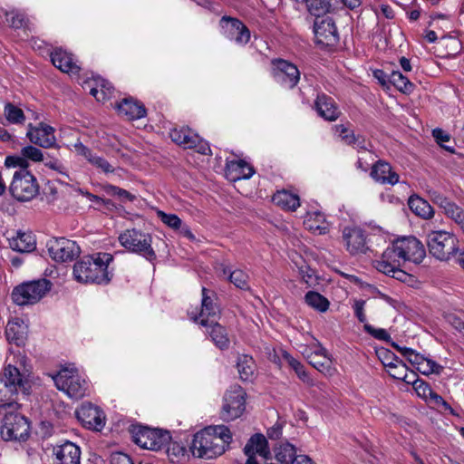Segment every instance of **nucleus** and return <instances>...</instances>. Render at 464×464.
Returning a JSON list of instances; mask_svg holds the SVG:
<instances>
[{"mask_svg":"<svg viewBox=\"0 0 464 464\" xmlns=\"http://www.w3.org/2000/svg\"><path fill=\"white\" fill-rule=\"evenodd\" d=\"M112 262L113 256L110 253L84 256L74 264L73 277L80 283L107 285L113 276V269L110 267Z\"/></svg>","mask_w":464,"mask_h":464,"instance_id":"nucleus-1","label":"nucleus"},{"mask_svg":"<svg viewBox=\"0 0 464 464\" xmlns=\"http://www.w3.org/2000/svg\"><path fill=\"white\" fill-rule=\"evenodd\" d=\"M232 441L228 427L217 425L207 427L194 435L191 451L198 458L214 459L222 455Z\"/></svg>","mask_w":464,"mask_h":464,"instance_id":"nucleus-2","label":"nucleus"},{"mask_svg":"<svg viewBox=\"0 0 464 464\" xmlns=\"http://www.w3.org/2000/svg\"><path fill=\"white\" fill-rule=\"evenodd\" d=\"M18 407L16 399L2 400V439L5 440H25L29 436L28 420L16 411Z\"/></svg>","mask_w":464,"mask_h":464,"instance_id":"nucleus-3","label":"nucleus"},{"mask_svg":"<svg viewBox=\"0 0 464 464\" xmlns=\"http://www.w3.org/2000/svg\"><path fill=\"white\" fill-rule=\"evenodd\" d=\"M56 388L72 399H82L88 394L89 383L74 367H63L50 375Z\"/></svg>","mask_w":464,"mask_h":464,"instance_id":"nucleus-4","label":"nucleus"},{"mask_svg":"<svg viewBox=\"0 0 464 464\" xmlns=\"http://www.w3.org/2000/svg\"><path fill=\"white\" fill-rule=\"evenodd\" d=\"M119 242L129 252L138 254L149 261L156 259L157 256L152 247V237L149 233L131 228L120 234Z\"/></svg>","mask_w":464,"mask_h":464,"instance_id":"nucleus-5","label":"nucleus"},{"mask_svg":"<svg viewBox=\"0 0 464 464\" xmlns=\"http://www.w3.org/2000/svg\"><path fill=\"white\" fill-rule=\"evenodd\" d=\"M404 264L405 261L394 241L382 252L380 258L373 262L374 267L379 272L400 282H407L411 278V276L401 269Z\"/></svg>","mask_w":464,"mask_h":464,"instance_id":"nucleus-6","label":"nucleus"},{"mask_svg":"<svg viewBox=\"0 0 464 464\" xmlns=\"http://www.w3.org/2000/svg\"><path fill=\"white\" fill-rule=\"evenodd\" d=\"M430 253L439 260H449L459 251V240L456 236L445 230H433L427 235Z\"/></svg>","mask_w":464,"mask_h":464,"instance_id":"nucleus-7","label":"nucleus"},{"mask_svg":"<svg viewBox=\"0 0 464 464\" xmlns=\"http://www.w3.org/2000/svg\"><path fill=\"white\" fill-rule=\"evenodd\" d=\"M51 289V282L39 279L25 282L14 287L12 299L18 305L33 304L40 301Z\"/></svg>","mask_w":464,"mask_h":464,"instance_id":"nucleus-8","label":"nucleus"},{"mask_svg":"<svg viewBox=\"0 0 464 464\" xmlns=\"http://www.w3.org/2000/svg\"><path fill=\"white\" fill-rule=\"evenodd\" d=\"M39 191L35 177L26 169L15 171L10 185L12 196L19 201L33 199Z\"/></svg>","mask_w":464,"mask_h":464,"instance_id":"nucleus-9","label":"nucleus"},{"mask_svg":"<svg viewBox=\"0 0 464 464\" xmlns=\"http://www.w3.org/2000/svg\"><path fill=\"white\" fill-rule=\"evenodd\" d=\"M134 442L140 447L150 450H160L169 444L171 436L168 430L136 427L132 430Z\"/></svg>","mask_w":464,"mask_h":464,"instance_id":"nucleus-10","label":"nucleus"},{"mask_svg":"<svg viewBox=\"0 0 464 464\" xmlns=\"http://www.w3.org/2000/svg\"><path fill=\"white\" fill-rule=\"evenodd\" d=\"M246 392L238 385L231 386L225 393L221 418L231 421L239 418L246 410Z\"/></svg>","mask_w":464,"mask_h":464,"instance_id":"nucleus-11","label":"nucleus"},{"mask_svg":"<svg viewBox=\"0 0 464 464\" xmlns=\"http://www.w3.org/2000/svg\"><path fill=\"white\" fill-rule=\"evenodd\" d=\"M46 248L50 257L55 262H71L81 254V248L73 240L65 237H53L47 241Z\"/></svg>","mask_w":464,"mask_h":464,"instance_id":"nucleus-12","label":"nucleus"},{"mask_svg":"<svg viewBox=\"0 0 464 464\" xmlns=\"http://www.w3.org/2000/svg\"><path fill=\"white\" fill-rule=\"evenodd\" d=\"M222 34L238 45H245L250 40V31L238 19L223 16L219 21Z\"/></svg>","mask_w":464,"mask_h":464,"instance_id":"nucleus-13","label":"nucleus"},{"mask_svg":"<svg viewBox=\"0 0 464 464\" xmlns=\"http://www.w3.org/2000/svg\"><path fill=\"white\" fill-rule=\"evenodd\" d=\"M343 240L352 256L366 254L370 247L365 232L358 227H346L343 230Z\"/></svg>","mask_w":464,"mask_h":464,"instance_id":"nucleus-14","label":"nucleus"},{"mask_svg":"<svg viewBox=\"0 0 464 464\" xmlns=\"http://www.w3.org/2000/svg\"><path fill=\"white\" fill-rule=\"evenodd\" d=\"M397 249L407 261L420 264L426 256L423 244L414 237H404L394 240Z\"/></svg>","mask_w":464,"mask_h":464,"instance_id":"nucleus-15","label":"nucleus"},{"mask_svg":"<svg viewBox=\"0 0 464 464\" xmlns=\"http://www.w3.org/2000/svg\"><path fill=\"white\" fill-rule=\"evenodd\" d=\"M5 391L2 390V393L9 398L6 401H10L11 399H16V395L19 392L26 391V380L24 378L22 373L20 372L17 365H13L12 362H8L6 367L5 368Z\"/></svg>","mask_w":464,"mask_h":464,"instance_id":"nucleus-16","label":"nucleus"},{"mask_svg":"<svg viewBox=\"0 0 464 464\" xmlns=\"http://www.w3.org/2000/svg\"><path fill=\"white\" fill-rule=\"evenodd\" d=\"M314 34L316 43L324 45H334L339 40L336 26L331 17H316L314 24Z\"/></svg>","mask_w":464,"mask_h":464,"instance_id":"nucleus-17","label":"nucleus"},{"mask_svg":"<svg viewBox=\"0 0 464 464\" xmlns=\"http://www.w3.org/2000/svg\"><path fill=\"white\" fill-rule=\"evenodd\" d=\"M26 136L32 143L42 148H59L56 144L54 128L46 123L40 122L37 126L29 124Z\"/></svg>","mask_w":464,"mask_h":464,"instance_id":"nucleus-18","label":"nucleus"},{"mask_svg":"<svg viewBox=\"0 0 464 464\" xmlns=\"http://www.w3.org/2000/svg\"><path fill=\"white\" fill-rule=\"evenodd\" d=\"M75 415L81 423L87 429L101 430L104 426L103 412L90 402H84L76 410Z\"/></svg>","mask_w":464,"mask_h":464,"instance_id":"nucleus-19","label":"nucleus"},{"mask_svg":"<svg viewBox=\"0 0 464 464\" xmlns=\"http://www.w3.org/2000/svg\"><path fill=\"white\" fill-rule=\"evenodd\" d=\"M274 77L283 87L292 89L299 82L300 72L295 64L279 60L276 63Z\"/></svg>","mask_w":464,"mask_h":464,"instance_id":"nucleus-20","label":"nucleus"},{"mask_svg":"<svg viewBox=\"0 0 464 464\" xmlns=\"http://www.w3.org/2000/svg\"><path fill=\"white\" fill-rule=\"evenodd\" d=\"M53 455V464H80L81 461V450L71 441L55 446Z\"/></svg>","mask_w":464,"mask_h":464,"instance_id":"nucleus-21","label":"nucleus"},{"mask_svg":"<svg viewBox=\"0 0 464 464\" xmlns=\"http://www.w3.org/2000/svg\"><path fill=\"white\" fill-rule=\"evenodd\" d=\"M208 290L205 287H202V301H201V310L199 313V324L204 327H208V325H212L214 323H217L220 310L218 305L214 302L212 297L207 295Z\"/></svg>","mask_w":464,"mask_h":464,"instance_id":"nucleus-22","label":"nucleus"},{"mask_svg":"<svg viewBox=\"0 0 464 464\" xmlns=\"http://www.w3.org/2000/svg\"><path fill=\"white\" fill-rule=\"evenodd\" d=\"M28 326L24 319L14 317L7 323L5 328V337L10 343L17 346L24 344L27 336Z\"/></svg>","mask_w":464,"mask_h":464,"instance_id":"nucleus-23","label":"nucleus"},{"mask_svg":"<svg viewBox=\"0 0 464 464\" xmlns=\"http://www.w3.org/2000/svg\"><path fill=\"white\" fill-rule=\"evenodd\" d=\"M254 172V169L244 160H231L226 164L225 175L231 182L247 179L253 176Z\"/></svg>","mask_w":464,"mask_h":464,"instance_id":"nucleus-24","label":"nucleus"},{"mask_svg":"<svg viewBox=\"0 0 464 464\" xmlns=\"http://www.w3.org/2000/svg\"><path fill=\"white\" fill-rule=\"evenodd\" d=\"M314 107L317 113L329 121H335L340 115V111L334 99L324 93L317 95Z\"/></svg>","mask_w":464,"mask_h":464,"instance_id":"nucleus-25","label":"nucleus"},{"mask_svg":"<svg viewBox=\"0 0 464 464\" xmlns=\"http://www.w3.org/2000/svg\"><path fill=\"white\" fill-rule=\"evenodd\" d=\"M76 153L82 156L93 167L101 169L104 173H111L114 171L113 167L103 158L94 154L89 148L81 141L73 144Z\"/></svg>","mask_w":464,"mask_h":464,"instance_id":"nucleus-26","label":"nucleus"},{"mask_svg":"<svg viewBox=\"0 0 464 464\" xmlns=\"http://www.w3.org/2000/svg\"><path fill=\"white\" fill-rule=\"evenodd\" d=\"M117 111L120 115L125 117L129 121L138 120L146 115L144 105L131 98L123 99L117 105Z\"/></svg>","mask_w":464,"mask_h":464,"instance_id":"nucleus-27","label":"nucleus"},{"mask_svg":"<svg viewBox=\"0 0 464 464\" xmlns=\"http://www.w3.org/2000/svg\"><path fill=\"white\" fill-rule=\"evenodd\" d=\"M244 452L247 458L255 457L256 454H258L263 459H268L270 451L266 438L260 433L253 435L246 444Z\"/></svg>","mask_w":464,"mask_h":464,"instance_id":"nucleus-28","label":"nucleus"},{"mask_svg":"<svg viewBox=\"0 0 464 464\" xmlns=\"http://www.w3.org/2000/svg\"><path fill=\"white\" fill-rule=\"evenodd\" d=\"M371 176L382 184L395 185L399 182V175L392 171L389 163L382 160H379L373 165Z\"/></svg>","mask_w":464,"mask_h":464,"instance_id":"nucleus-29","label":"nucleus"},{"mask_svg":"<svg viewBox=\"0 0 464 464\" xmlns=\"http://www.w3.org/2000/svg\"><path fill=\"white\" fill-rule=\"evenodd\" d=\"M53 64L66 73H76L80 67L73 61L72 55L63 49H57L51 53Z\"/></svg>","mask_w":464,"mask_h":464,"instance_id":"nucleus-30","label":"nucleus"},{"mask_svg":"<svg viewBox=\"0 0 464 464\" xmlns=\"http://www.w3.org/2000/svg\"><path fill=\"white\" fill-rule=\"evenodd\" d=\"M84 88H89V92L98 102H103L109 99L112 93L113 88L105 80L102 78L93 79L85 82Z\"/></svg>","mask_w":464,"mask_h":464,"instance_id":"nucleus-31","label":"nucleus"},{"mask_svg":"<svg viewBox=\"0 0 464 464\" xmlns=\"http://www.w3.org/2000/svg\"><path fill=\"white\" fill-rule=\"evenodd\" d=\"M334 135L347 145H352L357 150H366L365 140L362 136H355L353 131L343 124L334 127Z\"/></svg>","mask_w":464,"mask_h":464,"instance_id":"nucleus-32","label":"nucleus"},{"mask_svg":"<svg viewBox=\"0 0 464 464\" xmlns=\"http://www.w3.org/2000/svg\"><path fill=\"white\" fill-rule=\"evenodd\" d=\"M9 246L17 252H31L35 248V240L30 233L18 231L15 237H7Z\"/></svg>","mask_w":464,"mask_h":464,"instance_id":"nucleus-33","label":"nucleus"},{"mask_svg":"<svg viewBox=\"0 0 464 464\" xmlns=\"http://www.w3.org/2000/svg\"><path fill=\"white\" fill-rule=\"evenodd\" d=\"M412 366H414L420 373L424 375L430 374H440L443 366L437 363L432 359L427 358L419 353L417 355L413 356V360L411 362Z\"/></svg>","mask_w":464,"mask_h":464,"instance_id":"nucleus-34","label":"nucleus"},{"mask_svg":"<svg viewBox=\"0 0 464 464\" xmlns=\"http://www.w3.org/2000/svg\"><path fill=\"white\" fill-rule=\"evenodd\" d=\"M169 136L172 141L188 149L195 146V140H198V134L187 127L174 128L170 130Z\"/></svg>","mask_w":464,"mask_h":464,"instance_id":"nucleus-35","label":"nucleus"},{"mask_svg":"<svg viewBox=\"0 0 464 464\" xmlns=\"http://www.w3.org/2000/svg\"><path fill=\"white\" fill-rule=\"evenodd\" d=\"M273 201L283 209L289 211H295L300 206L299 197L287 190L277 191L273 196Z\"/></svg>","mask_w":464,"mask_h":464,"instance_id":"nucleus-36","label":"nucleus"},{"mask_svg":"<svg viewBox=\"0 0 464 464\" xmlns=\"http://www.w3.org/2000/svg\"><path fill=\"white\" fill-rule=\"evenodd\" d=\"M411 210L423 219H430L434 215V210L430 203L419 196H411L408 201Z\"/></svg>","mask_w":464,"mask_h":464,"instance_id":"nucleus-37","label":"nucleus"},{"mask_svg":"<svg viewBox=\"0 0 464 464\" xmlns=\"http://www.w3.org/2000/svg\"><path fill=\"white\" fill-rule=\"evenodd\" d=\"M305 227L318 235H324L328 231V224L320 213H310L304 220Z\"/></svg>","mask_w":464,"mask_h":464,"instance_id":"nucleus-38","label":"nucleus"},{"mask_svg":"<svg viewBox=\"0 0 464 464\" xmlns=\"http://www.w3.org/2000/svg\"><path fill=\"white\" fill-rule=\"evenodd\" d=\"M208 327L210 328L208 334L216 346L221 350L227 349L230 342L226 329L218 322Z\"/></svg>","mask_w":464,"mask_h":464,"instance_id":"nucleus-39","label":"nucleus"},{"mask_svg":"<svg viewBox=\"0 0 464 464\" xmlns=\"http://www.w3.org/2000/svg\"><path fill=\"white\" fill-rule=\"evenodd\" d=\"M383 365L389 368V373L392 378L411 383L412 380L408 379L407 366L398 358H395V362L383 361Z\"/></svg>","mask_w":464,"mask_h":464,"instance_id":"nucleus-40","label":"nucleus"},{"mask_svg":"<svg viewBox=\"0 0 464 464\" xmlns=\"http://www.w3.org/2000/svg\"><path fill=\"white\" fill-rule=\"evenodd\" d=\"M276 459L280 464H292L297 457L296 450L294 445L285 442L275 449Z\"/></svg>","mask_w":464,"mask_h":464,"instance_id":"nucleus-41","label":"nucleus"},{"mask_svg":"<svg viewBox=\"0 0 464 464\" xmlns=\"http://www.w3.org/2000/svg\"><path fill=\"white\" fill-rule=\"evenodd\" d=\"M237 371L242 381H251L255 373V362L253 358L246 354L239 356Z\"/></svg>","mask_w":464,"mask_h":464,"instance_id":"nucleus-42","label":"nucleus"},{"mask_svg":"<svg viewBox=\"0 0 464 464\" xmlns=\"http://www.w3.org/2000/svg\"><path fill=\"white\" fill-rule=\"evenodd\" d=\"M304 301L313 309L324 313L329 308V301L321 294L315 291H309L304 295Z\"/></svg>","mask_w":464,"mask_h":464,"instance_id":"nucleus-43","label":"nucleus"},{"mask_svg":"<svg viewBox=\"0 0 464 464\" xmlns=\"http://www.w3.org/2000/svg\"><path fill=\"white\" fill-rule=\"evenodd\" d=\"M282 358L287 362V364L295 372L300 380L310 385L313 384L311 378L306 372L304 366L295 358H294L289 353L283 350Z\"/></svg>","mask_w":464,"mask_h":464,"instance_id":"nucleus-44","label":"nucleus"},{"mask_svg":"<svg viewBox=\"0 0 464 464\" xmlns=\"http://www.w3.org/2000/svg\"><path fill=\"white\" fill-rule=\"evenodd\" d=\"M389 82L398 91L403 93H411L414 88V85L410 80L399 71H392L389 74Z\"/></svg>","mask_w":464,"mask_h":464,"instance_id":"nucleus-45","label":"nucleus"},{"mask_svg":"<svg viewBox=\"0 0 464 464\" xmlns=\"http://www.w3.org/2000/svg\"><path fill=\"white\" fill-rule=\"evenodd\" d=\"M224 276H227L228 280L237 288L248 289V276L243 270L236 269L231 271L229 268L224 267L222 270Z\"/></svg>","mask_w":464,"mask_h":464,"instance_id":"nucleus-46","label":"nucleus"},{"mask_svg":"<svg viewBox=\"0 0 464 464\" xmlns=\"http://www.w3.org/2000/svg\"><path fill=\"white\" fill-rule=\"evenodd\" d=\"M309 363L313 365L319 372L324 375L332 376L335 372V368L332 365L331 358L327 356L313 358L311 355H307Z\"/></svg>","mask_w":464,"mask_h":464,"instance_id":"nucleus-47","label":"nucleus"},{"mask_svg":"<svg viewBox=\"0 0 464 464\" xmlns=\"http://www.w3.org/2000/svg\"><path fill=\"white\" fill-rule=\"evenodd\" d=\"M4 112L6 121L11 124H23L25 121L23 110L11 102L5 103Z\"/></svg>","mask_w":464,"mask_h":464,"instance_id":"nucleus-48","label":"nucleus"},{"mask_svg":"<svg viewBox=\"0 0 464 464\" xmlns=\"http://www.w3.org/2000/svg\"><path fill=\"white\" fill-rule=\"evenodd\" d=\"M332 0H305L307 11L315 17H320L329 12Z\"/></svg>","mask_w":464,"mask_h":464,"instance_id":"nucleus-49","label":"nucleus"},{"mask_svg":"<svg viewBox=\"0 0 464 464\" xmlns=\"http://www.w3.org/2000/svg\"><path fill=\"white\" fill-rule=\"evenodd\" d=\"M104 190L108 195L117 197L122 203L132 202L136 198L129 191L111 184L105 185Z\"/></svg>","mask_w":464,"mask_h":464,"instance_id":"nucleus-50","label":"nucleus"},{"mask_svg":"<svg viewBox=\"0 0 464 464\" xmlns=\"http://www.w3.org/2000/svg\"><path fill=\"white\" fill-rule=\"evenodd\" d=\"M42 162H44L47 168L56 171L61 176L69 179L68 169L60 160L51 157L49 153H45V160Z\"/></svg>","mask_w":464,"mask_h":464,"instance_id":"nucleus-51","label":"nucleus"},{"mask_svg":"<svg viewBox=\"0 0 464 464\" xmlns=\"http://www.w3.org/2000/svg\"><path fill=\"white\" fill-rule=\"evenodd\" d=\"M21 153L25 158L26 161L30 160L34 162H42L45 160V153H44L40 149L32 145L24 147L21 150Z\"/></svg>","mask_w":464,"mask_h":464,"instance_id":"nucleus-52","label":"nucleus"},{"mask_svg":"<svg viewBox=\"0 0 464 464\" xmlns=\"http://www.w3.org/2000/svg\"><path fill=\"white\" fill-rule=\"evenodd\" d=\"M6 23L13 28L18 29L26 25V20L24 14L11 11L5 14Z\"/></svg>","mask_w":464,"mask_h":464,"instance_id":"nucleus-53","label":"nucleus"},{"mask_svg":"<svg viewBox=\"0 0 464 464\" xmlns=\"http://www.w3.org/2000/svg\"><path fill=\"white\" fill-rule=\"evenodd\" d=\"M160 220L168 227L173 229H179L182 225V220L175 214H166L163 211L158 212Z\"/></svg>","mask_w":464,"mask_h":464,"instance_id":"nucleus-54","label":"nucleus"},{"mask_svg":"<svg viewBox=\"0 0 464 464\" xmlns=\"http://www.w3.org/2000/svg\"><path fill=\"white\" fill-rule=\"evenodd\" d=\"M363 328L366 333L373 336L374 338L382 341H390L391 336L385 329L382 328H374L372 325L369 324H364Z\"/></svg>","mask_w":464,"mask_h":464,"instance_id":"nucleus-55","label":"nucleus"},{"mask_svg":"<svg viewBox=\"0 0 464 464\" xmlns=\"http://www.w3.org/2000/svg\"><path fill=\"white\" fill-rule=\"evenodd\" d=\"M5 164L6 167H19L20 169H26L28 163L25 158L21 154L17 156H8L5 158Z\"/></svg>","mask_w":464,"mask_h":464,"instance_id":"nucleus-56","label":"nucleus"},{"mask_svg":"<svg viewBox=\"0 0 464 464\" xmlns=\"http://www.w3.org/2000/svg\"><path fill=\"white\" fill-rule=\"evenodd\" d=\"M444 213L458 225L464 219L463 209L455 203H453Z\"/></svg>","mask_w":464,"mask_h":464,"instance_id":"nucleus-57","label":"nucleus"},{"mask_svg":"<svg viewBox=\"0 0 464 464\" xmlns=\"http://www.w3.org/2000/svg\"><path fill=\"white\" fill-rule=\"evenodd\" d=\"M167 453L171 461H178L179 457H184L186 450L178 443H172L168 449Z\"/></svg>","mask_w":464,"mask_h":464,"instance_id":"nucleus-58","label":"nucleus"},{"mask_svg":"<svg viewBox=\"0 0 464 464\" xmlns=\"http://www.w3.org/2000/svg\"><path fill=\"white\" fill-rule=\"evenodd\" d=\"M432 200L435 204L444 210V212L448 208H450L451 205L454 203L450 201L448 198L438 192H433Z\"/></svg>","mask_w":464,"mask_h":464,"instance_id":"nucleus-59","label":"nucleus"},{"mask_svg":"<svg viewBox=\"0 0 464 464\" xmlns=\"http://www.w3.org/2000/svg\"><path fill=\"white\" fill-rule=\"evenodd\" d=\"M432 135L435 139V140L440 145L442 146L445 150L450 151V152H453L454 150L450 148V147H446V146H443L442 143L443 142H447L450 140V135L448 133H446L444 130H442L441 129H435L433 130L432 131Z\"/></svg>","mask_w":464,"mask_h":464,"instance_id":"nucleus-60","label":"nucleus"},{"mask_svg":"<svg viewBox=\"0 0 464 464\" xmlns=\"http://www.w3.org/2000/svg\"><path fill=\"white\" fill-rule=\"evenodd\" d=\"M364 305H365V301L360 299V300H355L353 303V310H354V314L361 323L366 322V316L364 314Z\"/></svg>","mask_w":464,"mask_h":464,"instance_id":"nucleus-61","label":"nucleus"},{"mask_svg":"<svg viewBox=\"0 0 464 464\" xmlns=\"http://www.w3.org/2000/svg\"><path fill=\"white\" fill-rule=\"evenodd\" d=\"M110 461L111 464H133L130 456L122 452H113Z\"/></svg>","mask_w":464,"mask_h":464,"instance_id":"nucleus-62","label":"nucleus"},{"mask_svg":"<svg viewBox=\"0 0 464 464\" xmlns=\"http://www.w3.org/2000/svg\"><path fill=\"white\" fill-rule=\"evenodd\" d=\"M411 383L419 395L428 397L432 391L429 384L421 380L412 381Z\"/></svg>","mask_w":464,"mask_h":464,"instance_id":"nucleus-63","label":"nucleus"},{"mask_svg":"<svg viewBox=\"0 0 464 464\" xmlns=\"http://www.w3.org/2000/svg\"><path fill=\"white\" fill-rule=\"evenodd\" d=\"M304 353L307 355H311L313 358L316 357H322V356H327V351L321 346V344L316 343L311 346L310 348L306 349Z\"/></svg>","mask_w":464,"mask_h":464,"instance_id":"nucleus-64","label":"nucleus"}]
</instances>
